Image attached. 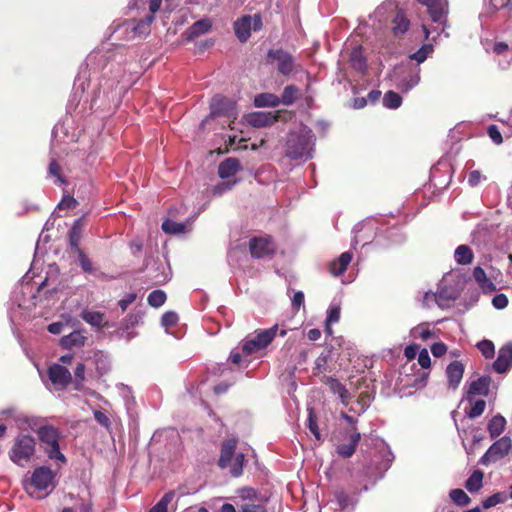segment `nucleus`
Returning a JSON list of instances; mask_svg holds the SVG:
<instances>
[{"mask_svg":"<svg viewBox=\"0 0 512 512\" xmlns=\"http://www.w3.org/2000/svg\"><path fill=\"white\" fill-rule=\"evenodd\" d=\"M473 277L483 290L492 291L495 289L494 284L487 278L485 271L481 267H475Z\"/></svg>","mask_w":512,"mask_h":512,"instance_id":"473e14b6","label":"nucleus"},{"mask_svg":"<svg viewBox=\"0 0 512 512\" xmlns=\"http://www.w3.org/2000/svg\"><path fill=\"white\" fill-rule=\"evenodd\" d=\"M314 141V134L307 127L291 132L286 142V156L292 160L310 159L313 155Z\"/></svg>","mask_w":512,"mask_h":512,"instance_id":"f257e3e1","label":"nucleus"},{"mask_svg":"<svg viewBox=\"0 0 512 512\" xmlns=\"http://www.w3.org/2000/svg\"><path fill=\"white\" fill-rule=\"evenodd\" d=\"M506 420L501 415L494 416L488 423V431L492 438L498 437L505 428Z\"/></svg>","mask_w":512,"mask_h":512,"instance_id":"cd10ccee","label":"nucleus"},{"mask_svg":"<svg viewBox=\"0 0 512 512\" xmlns=\"http://www.w3.org/2000/svg\"><path fill=\"white\" fill-rule=\"evenodd\" d=\"M487 132L491 140L496 145H500L503 142L501 132L496 125H490L487 129Z\"/></svg>","mask_w":512,"mask_h":512,"instance_id":"13d9d810","label":"nucleus"},{"mask_svg":"<svg viewBox=\"0 0 512 512\" xmlns=\"http://www.w3.org/2000/svg\"><path fill=\"white\" fill-rule=\"evenodd\" d=\"M82 220H83L82 218L75 220L73 223V226L69 232L70 245L77 249H78V244H79L81 233H82V227H83Z\"/></svg>","mask_w":512,"mask_h":512,"instance_id":"e433bc0d","label":"nucleus"},{"mask_svg":"<svg viewBox=\"0 0 512 512\" xmlns=\"http://www.w3.org/2000/svg\"><path fill=\"white\" fill-rule=\"evenodd\" d=\"M147 301L152 307L158 308L165 303L166 294L162 290H154L149 294Z\"/></svg>","mask_w":512,"mask_h":512,"instance_id":"37998d69","label":"nucleus"},{"mask_svg":"<svg viewBox=\"0 0 512 512\" xmlns=\"http://www.w3.org/2000/svg\"><path fill=\"white\" fill-rule=\"evenodd\" d=\"M420 4L427 7L428 13L433 22L443 24L446 21L448 13L447 0H417Z\"/></svg>","mask_w":512,"mask_h":512,"instance_id":"f8f14e48","label":"nucleus"},{"mask_svg":"<svg viewBox=\"0 0 512 512\" xmlns=\"http://www.w3.org/2000/svg\"><path fill=\"white\" fill-rule=\"evenodd\" d=\"M298 94V88L293 85H288L284 88V91L282 93V96L280 98V103H283L284 105H291L294 103L296 97Z\"/></svg>","mask_w":512,"mask_h":512,"instance_id":"79ce46f5","label":"nucleus"},{"mask_svg":"<svg viewBox=\"0 0 512 512\" xmlns=\"http://www.w3.org/2000/svg\"><path fill=\"white\" fill-rule=\"evenodd\" d=\"M484 473L480 470H475L471 476L466 480L465 487L470 492H476L481 489L483 485Z\"/></svg>","mask_w":512,"mask_h":512,"instance_id":"7c9ffc66","label":"nucleus"},{"mask_svg":"<svg viewBox=\"0 0 512 512\" xmlns=\"http://www.w3.org/2000/svg\"><path fill=\"white\" fill-rule=\"evenodd\" d=\"M420 4L427 7L428 13L433 22L443 24L446 21L448 13L447 0H417Z\"/></svg>","mask_w":512,"mask_h":512,"instance_id":"9b49d317","label":"nucleus"},{"mask_svg":"<svg viewBox=\"0 0 512 512\" xmlns=\"http://www.w3.org/2000/svg\"><path fill=\"white\" fill-rule=\"evenodd\" d=\"M36 451L35 438L28 434H20L16 437L9 456L13 463L24 467Z\"/></svg>","mask_w":512,"mask_h":512,"instance_id":"20e7f679","label":"nucleus"},{"mask_svg":"<svg viewBox=\"0 0 512 512\" xmlns=\"http://www.w3.org/2000/svg\"><path fill=\"white\" fill-rule=\"evenodd\" d=\"M77 205V201L75 198L71 196H64L62 200L58 204L59 209H72Z\"/></svg>","mask_w":512,"mask_h":512,"instance_id":"680f3d73","label":"nucleus"},{"mask_svg":"<svg viewBox=\"0 0 512 512\" xmlns=\"http://www.w3.org/2000/svg\"><path fill=\"white\" fill-rule=\"evenodd\" d=\"M280 104V98L272 93H260L254 97L256 107H276Z\"/></svg>","mask_w":512,"mask_h":512,"instance_id":"bb28decb","label":"nucleus"},{"mask_svg":"<svg viewBox=\"0 0 512 512\" xmlns=\"http://www.w3.org/2000/svg\"><path fill=\"white\" fill-rule=\"evenodd\" d=\"M161 268H162L161 272L156 273L154 275H150V279H151L152 283L155 285L164 284L170 279L169 274L164 271L165 267L162 265Z\"/></svg>","mask_w":512,"mask_h":512,"instance_id":"4d7b16f0","label":"nucleus"},{"mask_svg":"<svg viewBox=\"0 0 512 512\" xmlns=\"http://www.w3.org/2000/svg\"><path fill=\"white\" fill-rule=\"evenodd\" d=\"M506 499H507V495L505 493H500V492L499 493H495V494L489 496L488 498H486L483 501V507L485 509L494 507V506H496L499 503L505 502Z\"/></svg>","mask_w":512,"mask_h":512,"instance_id":"49530a36","label":"nucleus"},{"mask_svg":"<svg viewBox=\"0 0 512 512\" xmlns=\"http://www.w3.org/2000/svg\"><path fill=\"white\" fill-rule=\"evenodd\" d=\"M80 316L86 323H88L92 327L101 328L104 324V314L99 311L83 309Z\"/></svg>","mask_w":512,"mask_h":512,"instance_id":"b1692460","label":"nucleus"},{"mask_svg":"<svg viewBox=\"0 0 512 512\" xmlns=\"http://www.w3.org/2000/svg\"><path fill=\"white\" fill-rule=\"evenodd\" d=\"M352 257V253L349 251L342 253L337 260L331 262V274H333L334 276L342 275L346 271L348 265L350 264Z\"/></svg>","mask_w":512,"mask_h":512,"instance_id":"4be33fe9","label":"nucleus"},{"mask_svg":"<svg viewBox=\"0 0 512 512\" xmlns=\"http://www.w3.org/2000/svg\"><path fill=\"white\" fill-rule=\"evenodd\" d=\"M278 331V325L258 332L253 338L247 339L242 346L243 351L250 355L267 347Z\"/></svg>","mask_w":512,"mask_h":512,"instance_id":"0eeeda50","label":"nucleus"},{"mask_svg":"<svg viewBox=\"0 0 512 512\" xmlns=\"http://www.w3.org/2000/svg\"><path fill=\"white\" fill-rule=\"evenodd\" d=\"M340 306L333 304L330 306L328 313H327V319H326V330L327 332L331 333L330 324L336 323L340 319Z\"/></svg>","mask_w":512,"mask_h":512,"instance_id":"a18cd8bd","label":"nucleus"},{"mask_svg":"<svg viewBox=\"0 0 512 512\" xmlns=\"http://www.w3.org/2000/svg\"><path fill=\"white\" fill-rule=\"evenodd\" d=\"M414 335H418L422 340H428L434 336V332L430 330L425 324L419 325L412 330Z\"/></svg>","mask_w":512,"mask_h":512,"instance_id":"5fc2aeb1","label":"nucleus"},{"mask_svg":"<svg viewBox=\"0 0 512 512\" xmlns=\"http://www.w3.org/2000/svg\"><path fill=\"white\" fill-rule=\"evenodd\" d=\"M477 347L485 358H492L494 356L495 347L492 341L482 340L477 344Z\"/></svg>","mask_w":512,"mask_h":512,"instance_id":"de8ad7c7","label":"nucleus"},{"mask_svg":"<svg viewBox=\"0 0 512 512\" xmlns=\"http://www.w3.org/2000/svg\"><path fill=\"white\" fill-rule=\"evenodd\" d=\"M86 337L79 331H73L69 335L63 336L60 340L64 348L71 349L73 347H81L84 345Z\"/></svg>","mask_w":512,"mask_h":512,"instance_id":"393cba45","label":"nucleus"},{"mask_svg":"<svg viewBox=\"0 0 512 512\" xmlns=\"http://www.w3.org/2000/svg\"><path fill=\"white\" fill-rule=\"evenodd\" d=\"M451 500L458 506H466L471 499L462 489H452L449 493Z\"/></svg>","mask_w":512,"mask_h":512,"instance_id":"58836bf2","label":"nucleus"},{"mask_svg":"<svg viewBox=\"0 0 512 512\" xmlns=\"http://www.w3.org/2000/svg\"><path fill=\"white\" fill-rule=\"evenodd\" d=\"M267 502V499H261L258 500L257 502H247L242 505L241 512H267Z\"/></svg>","mask_w":512,"mask_h":512,"instance_id":"ea45409f","label":"nucleus"},{"mask_svg":"<svg viewBox=\"0 0 512 512\" xmlns=\"http://www.w3.org/2000/svg\"><path fill=\"white\" fill-rule=\"evenodd\" d=\"M326 384L328 385L330 391L340 398V401L343 405L349 404L351 400V394L342 383H340L337 379L327 378Z\"/></svg>","mask_w":512,"mask_h":512,"instance_id":"412c9836","label":"nucleus"},{"mask_svg":"<svg viewBox=\"0 0 512 512\" xmlns=\"http://www.w3.org/2000/svg\"><path fill=\"white\" fill-rule=\"evenodd\" d=\"M41 446L50 460L66 463L65 455L60 451V432L53 426H42L37 431Z\"/></svg>","mask_w":512,"mask_h":512,"instance_id":"7ed1b4c3","label":"nucleus"},{"mask_svg":"<svg viewBox=\"0 0 512 512\" xmlns=\"http://www.w3.org/2000/svg\"><path fill=\"white\" fill-rule=\"evenodd\" d=\"M241 170L240 162L236 158H227L219 164L218 174L222 179L234 176Z\"/></svg>","mask_w":512,"mask_h":512,"instance_id":"aec40b11","label":"nucleus"},{"mask_svg":"<svg viewBox=\"0 0 512 512\" xmlns=\"http://www.w3.org/2000/svg\"><path fill=\"white\" fill-rule=\"evenodd\" d=\"M392 30L396 36L403 35L409 28L410 22L404 13L398 12L393 19Z\"/></svg>","mask_w":512,"mask_h":512,"instance_id":"c756f323","label":"nucleus"},{"mask_svg":"<svg viewBox=\"0 0 512 512\" xmlns=\"http://www.w3.org/2000/svg\"><path fill=\"white\" fill-rule=\"evenodd\" d=\"M511 449V440L507 437H503L493 443L490 448L481 457L480 463L488 465L492 462H496L505 457Z\"/></svg>","mask_w":512,"mask_h":512,"instance_id":"6e6552de","label":"nucleus"},{"mask_svg":"<svg viewBox=\"0 0 512 512\" xmlns=\"http://www.w3.org/2000/svg\"><path fill=\"white\" fill-rule=\"evenodd\" d=\"M85 382V365L78 363L74 370V378L72 377L71 384L76 391H81L84 388Z\"/></svg>","mask_w":512,"mask_h":512,"instance_id":"f704fd0d","label":"nucleus"},{"mask_svg":"<svg viewBox=\"0 0 512 512\" xmlns=\"http://www.w3.org/2000/svg\"><path fill=\"white\" fill-rule=\"evenodd\" d=\"M61 168L55 160H52L49 164V174L57 178L55 183L64 184L65 179L61 175Z\"/></svg>","mask_w":512,"mask_h":512,"instance_id":"6e6d98bb","label":"nucleus"},{"mask_svg":"<svg viewBox=\"0 0 512 512\" xmlns=\"http://www.w3.org/2000/svg\"><path fill=\"white\" fill-rule=\"evenodd\" d=\"M486 402L482 399H479L475 401L470 408V410L467 412V415L469 418H476L479 417L485 410Z\"/></svg>","mask_w":512,"mask_h":512,"instance_id":"3c124183","label":"nucleus"},{"mask_svg":"<svg viewBox=\"0 0 512 512\" xmlns=\"http://www.w3.org/2000/svg\"><path fill=\"white\" fill-rule=\"evenodd\" d=\"M47 373H48V378L51 381V383L53 384V386H55L58 389L67 388L68 385H70L72 382V375H71L70 371L64 365L57 364V363L52 364L48 368Z\"/></svg>","mask_w":512,"mask_h":512,"instance_id":"1a4fd4ad","label":"nucleus"},{"mask_svg":"<svg viewBox=\"0 0 512 512\" xmlns=\"http://www.w3.org/2000/svg\"><path fill=\"white\" fill-rule=\"evenodd\" d=\"M175 497L174 491L165 493L162 498L150 509L149 512H168V506Z\"/></svg>","mask_w":512,"mask_h":512,"instance_id":"c9c22d12","label":"nucleus"},{"mask_svg":"<svg viewBox=\"0 0 512 512\" xmlns=\"http://www.w3.org/2000/svg\"><path fill=\"white\" fill-rule=\"evenodd\" d=\"M418 363L419 365L424 368V369H427L430 367L431 365V359H430V356H429V353L427 351V349L423 348L420 352H419V355H418Z\"/></svg>","mask_w":512,"mask_h":512,"instance_id":"052dcab7","label":"nucleus"},{"mask_svg":"<svg viewBox=\"0 0 512 512\" xmlns=\"http://www.w3.org/2000/svg\"><path fill=\"white\" fill-rule=\"evenodd\" d=\"M473 252L467 245H460L456 248L454 253L455 261L459 264H470L473 260Z\"/></svg>","mask_w":512,"mask_h":512,"instance_id":"c85d7f7f","label":"nucleus"},{"mask_svg":"<svg viewBox=\"0 0 512 512\" xmlns=\"http://www.w3.org/2000/svg\"><path fill=\"white\" fill-rule=\"evenodd\" d=\"M431 352L435 357H441L447 352V346L442 342L434 343L431 346Z\"/></svg>","mask_w":512,"mask_h":512,"instance_id":"69168bd1","label":"nucleus"},{"mask_svg":"<svg viewBox=\"0 0 512 512\" xmlns=\"http://www.w3.org/2000/svg\"><path fill=\"white\" fill-rule=\"evenodd\" d=\"M334 499L337 502L339 508L345 512L346 510H349V506L351 503V499L349 495L342 489H337L334 492Z\"/></svg>","mask_w":512,"mask_h":512,"instance_id":"a19ab883","label":"nucleus"},{"mask_svg":"<svg viewBox=\"0 0 512 512\" xmlns=\"http://www.w3.org/2000/svg\"><path fill=\"white\" fill-rule=\"evenodd\" d=\"M492 304L497 309H504L508 305V299L504 294H497L493 297Z\"/></svg>","mask_w":512,"mask_h":512,"instance_id":"e2e57ef3","label":"nucleus"},{"mask_svg":"<svg viewBox=\"0 0 512 512\" xmlns=\"http://www.w3.org/2000/svg\"><path fill=\"white\" fill-rule=\"evenodd\" d=\"M276 249V244L268 235L253 237L249 240V250L253 258L270 259L274 256Z\"/></svg>","mask_w":512,"mask_h":512,"instance_id":"423d86ee","label":"nucleus"},{"mask_svg":"<svg viewBox=\"0 0 512 512\" xmlns=\"http://www.w3.org/2000/svg\"><path fill=\"white\" fill-rule=\"evenodd\" d=\"M360 438H361L360 433L354 432L350 436L349 443H347V444L343 443V444H340L337 446V453L340 456L345 457V458L351 457L356 451V447L360 441Z\"/></svg>","mask_w":512,"mask_h":512,"instance_id":"5701e85b","label":"nucleus"},{"mask_svg":"<svg viewBox=\"0 0 512 512\" xmlns=\"http://www.w3.org/2000/svg\"><path fill=\"white\" fill-rule=\"evenodd\" d=\"M420 80L419 70L413 74H410L408 79H403L398 82L397 86L403 91H408L415 87Z\"/></svg>","mask_w":512,"mask_h":512,"instance_id":"c03bdc74","label":"nucleus"},{"mask_svg":"<svg viewBox=\"0 0 512 512\" xmlns=\"http://www.w3.org/2000/svg\"><path fill=\"white\" fill-rule=\"evenodd\" d=\"M236 446V439H229L222 444L221 454L218 461L221 468H226L231 464Z\"/></svg>","mask_w":512,"mask_h":512,"instance_id":"a211bd4d","label":"nucleus"},{"mask_svg":"<svg viewBox=\"0 0 512 512\" xmlns=\"http://www.w3.org/2000/svg\"><path fill=\"white\" fill-rule=\"evenodd\" d=\"M248 125L254 128H264L272 125L277 120V115L273 112H252L244 116Z\"/></svg>","mask_w":512,"mask_h":512,"instance_id":"ddd939ff","label":"nucleus"},{"mask_svg":"<svg viewBox=\"0 0 512 512\" xmlns=\"http://www.w3.org/2000/svg\"><path fill=\"white\" fill-rule=\"evenodd\" d=\"M210 110V115L201 122V127H203L210 118L217 116H227L228 118L235 119L237 116L235 102L221 95H216L212 98L210 103Z\"/></svg>","mask_w":512,"mask_h":512,"instance_id":"39448f33","label":"nucleus"},{"mask_svg":"<svg viewBox=\"0 0 512 512\" xmlns=\"http://www.w3.org/2000/svg\"><path fill=\"white\" fill-rule=\"evenodd\" d=\"M267 57L268 61L276 63L278 71L283 75H289L294 69L293 57L284 50H270Z\"/></svg>","mask_w":512,"mask_h":512,"instance_id":"9d476101","label":"nucleus"},{"mask_svg":"<svg viewBox=\"0 0 512 512\" xmlns=\"http://www.w3.org/2000/svg\"><path fill=\"white\" fill-rule=\"evenodd\" d=\"M252 16L246 15L234 23L235 34L241 42H245L251 35Z\"/></svg>","mask_w":512,"mask_h":512,"instance_id":"f3484780","label":"nucleus"},{"mask_svg":"<svg viewBox=\"0 0 512 512\" xmlns=\"http://www.w3.org/2000/svg\"><path fill=\"white\" fill-rule=\"evenodd\" d=\"M433 51L431 45H423L419 50L410 55V58L416 60L418 63L424 62L428 55Z\"/></svg>","mask_w":512,"mask_h":512,"instance_id":"09e8293b","label":"nucleus"},{"mask_svg":"<svg viewBox=\"0 0 512 512\" xmlns=\"http://www.w3.org/2000/svg\"><path fill=\"white\" fill-rule=\"evenodd\" d=\"M308 428L317 440H321L320 431L313 409H308Z\"/></svg>","mask_w":512,"mask_h":512,"instance_id":"8fccbe9b","label":"nucleus"},{"mask_svg":"<svg viewBox=\"0 0 512 512\" xmlns=\"http://www.w3.org/2000/svg\"><path fill=\"white\" fill-rule=\"evenodd\" d=\"M240 496L245 500H249V502H257L259 500L256 498V491L252 488L241 489Z\"/></svg>","mask_w":512,"mask_h":512,"instance_id":"0e129e2a","label":"nucleus"},{"mask_svg":"<svg viewBox=\"0 0 512 512\" xmlns=\"http://www.w3.org/2000/svg\"><path fill=\"white\" fill-rule=\"evenodd\" d=\"M512 366V345L507 344L500 348L493 368L498 373L506 372Z\"/></svg>","mask_w":512,"mask_h":512,"instance_id":"4468645a","label":"nucleus"},{"mask_svg":"<svg viewBox=\"0 0 512 512\" xmlns=\"http://www.w3.org/2000/svg\"><path fill=\"white\" fill-rule=\"evenodd\" d=\"M177 322H178V315L173 311H168V312L164 313L161 318V324L165 328L173 327L177 324Z\"/></svg>","mask_w":512,"mask_h":512,"instance_id":"864d4df0","label":"nucleus"},{"mask_svg":"<svg viewBox=\"0 0 512 512\" xmlns=\"http://www.w3.org/2000/svg\"><path fill=\"white\" fill-rule=\"evenodd\" d=\"M212 27L209 19H201L196 21L189 29V37L194 38L208 32Z\"/></svg>","mask_w":512,"mask_h":512,"instance_id":"2f4dec72","label":"nucleus"},{"mask_svg":"<svg viewBox=\"0 0 512 512\" xmlns=\"http://www.w3.org/2000/svg\"><path fill=\"white\" fill-rule=\"evenodd\" d=\"M465 367L460 361L451 362L446 368L449 387L457 389L463 378Z\"/></svg>","mask_w":512,"mask_h":512,"instance_id":"2eb2a0df","label":"nucleus"},{"mask_svg":"<svg viewBox=\"0 0 512 512\" xmlns=\"http://www.w3.org/2000/svg\"><path fill=\"white\" fill-rule=\"evenodd\" d=\"M56 473L47 466H40L33 470L30 477H26L23 480V486L25 491L32 497L42 498L38 495V492L51 491L55 487Z\"/></svg>","mask_w":512,"mask_h":512,"instance_id":"f03ea898","label":"nucleus"},{"mask_svg":"<svg viewBox=\"0 0 512 512\" xmlns=\"http://www.w3.org/2000/svg\"><path fill=\"white\" fill-rule=\"evenodd\" d=\"M350 64L353 69L358 72H364L366 70V59L363 56L361 46L355 47L350 53Z\"/></svg>","mask_w":512,"mask_h":512,"instance_id":"a878e982","label":"nucleus"},{"mask_svg":"<svg viewBox=\"0 0 512 512\" xmlns=\"http://www.w3.org/2000/svg\"><path fill=\"white\" fill-rule=\"evenodd\" d=\"M192 220L188 219L185 222H176L166 219L162 223V230L167 234L180 235L185 234L191 230Z\"/></svg>","mask_w":512,"mask_h":512,"instance_id":"dca6fc26","label":"nucleus"},{"mask_svg":"<svg viewBox=\"0 0 512 512\" xmlns=\"http://www.w3.org/2000/svg\"><path fill=\"white\" fill-rule=\"evenodd\" d=\"M402 104L401 96L394 92L388 91L383 97V105L389 109H397Z\"/></svg>","mask_w":512,"mask_h":512,"instance_id":"4c0bfd02","label":"nucleus"},{"mask_svg":"<svg viewBox=\"0 0 512 512\" xmlns=\"http://www.w3.org/2000/svg\"><path fill=\"white\" fill-rule=\"evenodd\" d=\"M154 21V16L147 15L144 19L139 20L136 24H133L132 30L138 36L147 35L150 33V26Z\"/></svg>","mask_w":512,"mask_h":512,"instance_id":"72a5a7b5","label":"nucleus"},{"mask_svg":"<svg viewBox=\"0 0 512 512\" xmlns=\"http://www.w3.org/2000/svg\"><path fill=\"white\" fill-rule=\"evenodd\" d=\"M243 461H244V454L239 453L236 454L234 457L233 464L231 466V474L235 477L242 474L243 471Z\"/></svg>","mask_w":512,"mask_h":512,"instance_id":"603ef678","label":"nucleus"},{"mask_svg":"<svg viewBox=\"0 0 512 512\" xmlns=\"http://www.w3.org/2000/svg\"><path fill=\"white\" fill-rule=\"evenodd\" d=\"M491 378L489 376H482L475 381H472L467 391V398L469 399L474 395H488Z\"/></svg>","mask_w":512,"mask_h":512,"instance_id":"6ab92c4d","label":"nucleus"},{"mask_svg":"<svg viewBox=\"0 0 512 512\" xmlns=\"http://www.w3.org/2000/svg\"><path fill=\"white\" fill-rule=\"evenodd\" d=\"M481 179H482V175H481L480 171L473 170L469 173L468 183L470 186L474 187L480 183Z\"/></svg>","mask_w":512,"mask_h":512,"instance_id":"774afa93","label":"nucleus"},{"mask_svg":"<svg viewBox=\"0 0 512 512\" xmlns=\"http://www.w3.org/2000/svg\"><path fill=\"white\" fill-rule=\"evenodd\" d=\"M234 184H235V181L234 182H222V183H219V184H217L214 187L213 193H214V195H221L224 192L230 190L233 187Z\"/></svg>","mask_w":512,"mask_h":512,"instance_id":"338daca9","label":"nucleus"},{"mask_svg":"<svg viewBox=\"0 0 512 512\" xmlns=\"http://www.w3.org/2000/svg\"><path fill=\"white\" fill-rule=\"evenodd\" d=\"M79 251V261L82 269L87 273H92L94 271L92 262L88 259V257L83 253L82 250Z\"/></svg>","mask_w":512,"mask_h":512,"instance_id":"bf43d9fd","label":"nucleus"}]
</instances>
